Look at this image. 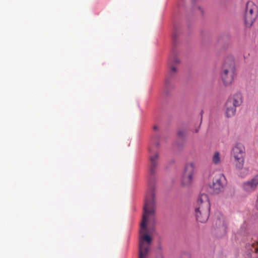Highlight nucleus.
Returning a JSON list of instances; mask_svg holds the SVG:
<instances>
[{
    "label": "nucleus",
    "mask_w": 258,
    "mask_h": 258,
    "mask_svg": "<svg viewBox=\"0 0 258 258\" xmlns=\"http://www.w3.org/2000/svg\"><path fill=\"white\" fill-rule=\"evenodd\" d=\"M149 151L150 155L148 187L145 197V204L143 208L144 213L141 223L139 258L148 257L152 239L151 236L145 233L148 232L146 224L148 220L153 222L155 221V202L154 176L156 173L157 167L158 154L157 153H152L151 149H149Z\"/></svg>",
    "instance_id": "f257e3e1"
},
{
    "label": "nucleus",
    "mask_w": 258,
    "mask_h": 258,
    "mask_svg": "<svg viewBox=\"0 0 258 258\" xmlns=\"http://www.w3.org/2000/svg\"><path fill=\"white\" fill-rule=\"evenodd\" d=\"M210 204L208 196L201 194L198 198L197 205L195 208V215L197 220L201 222H206L210 215Z\"/></svg>",
    "instance_id": "f03ea898"
},
{
    "label": "nucleus",
    "mask_w": 258,
    "mask_h": 258,
    "mask_svg": "<svg viewBox=\"0 0 258 258\" xmlns=\"http://www.w3.org/2000/svg\"><path fill=\"white\" fill-rule=\"evenodd\" d=\"M235 61L232 55L228 56L225 59L221 72V78L226 86L231 85L235 76Z\"/></svg>",
    "instance_id": "7ed1b4c3"
},
{
    "label": "nucleus",
    "mask_w": 258,
    "mask_h": 258,
    "mask_svg": "<svg viewBox=\"0 0 258 258\" xmlns=\"http://www.w3.org/2000/svg\"><path fill=\"white\" fill-rule=\"evenodd\" d=\"M245 151L244 146L236 144L231 151V158L235 168L241 170L243 168L245 161Z\"/></svg>",
    "instance_id": "20e7f679"
},
{
    "label": "nucleus",
    "mask_w": 258,
    "mask_h": 258,
    "mask_svg": "<svg viewBox=\"0 0 258 258\" xmlns=\"http://www.w3.org/2000/svg\"><path fill=\"white\" fill-rule=\"evenodd\" d=\"M257 15V6L252 1H248L246 5L244 22L247 27H250Z\"/></svg>",
    "instance_id": "39448f33"
},
{
    "label": "nucleus",
    "mask_w": 258,
    "mask_h": 258,
    "mask_svg": "<svg viewBox=\"0 0 258 258\" xmlns=\"http://www.w3.org/2000/svg\"><path fill=\"white\" fill-rule=\"evenodd\" d=\"M227 184L225 177L222 174L216 175L212 183L209 184V188L211 191L214 194H219L222 191Z\"/></svg>",
    "instance_id": "423d86ee"
},
{
    "label": "nucleus",
    "mask_w": 258,
    "mask_h": 258,
    "mask_svg": "<svg viewBox=\"0 0 258 258\" xmlns=\"http://www.w3.org/2000/svg\"><path fill=\"white\" fill-rule=\"evenodd\" d=\"M195 174V166L194 163H189L186 165L181 177V184L183 186L190 184L193 181Z\"/></svg>",
    "instance_id": "0eeeda50"
},
{
    "label": "nucleus",
    "mask_w": 258,
    "mask_h": 258,
    "mask_svg": "<svg viewBox=\"0 0 258 258\" xmlns=\"http://www.w3.org/2000/svg\"><path fill=\"white\" fill-rule=\"evenodd\" d=\"M236 106L227 100L225 103V113L227 117L233 116L236 112Z\"/></svg>",
    "instance_id": "6e6552de"
},
{
    "label": "nucleus",
    "mask_w": 258,
    "mask_h": 258,
    "mask_svg": "<svg viewBox=\"0 0 258 258\" xmlns=\"http://www.w3.org/2000/svg\"><path fill=\"white\" fill-rule=\"evenodd\" d=\"M236 107L239 106L242 103V96L240 93H236L228 99Z\"/></svg>",
    "instance_id": "1a4fd4ad"
},
{
    "label": "nucleus",
    "mask_w": 258,
    "mask_h": 258,
    "mask_svg": "<svg viewBox=\"0 0 258 258\" xmlns=\"http://www.w3.org/2000/svg\"><path fill=\"white\" fill-rule=\"evenodd\" d=\"M214 224L216 228L220 229V230L224 233L226 232V224L223 219L218 218L214 222Z\"/></svg>",
    "instance_id": "9d476101"
},
{
    "label": "nucleus",
    "mask_w": 258,
    "mask_h": 258,
    "mask_svg": "<svg viewBox=\"0 0 258 258\" xmlns=\"http://www.w3.org/2000/svg\"><path fill=\"white\" fill-rule=\"evenodd\" d=\"M222 161L220 153L216 151L214 153L212 157V162L215 165H220Z\"/></svg>",
    "instance_id": "9b49d317"
},
{
    "label": "nucleus",
    "mask_w": 258,
    "mask_h": 258,
    "mask_svg": "<svg viewBox=\"0 0 258 258\" xmlns=\"http://www.w3.org/2000/svg\"><path fill=\"white\" fill-rule=\"evenodd\" d=\"M242 187L246 192H251L256 188L250 180L244 182Z\"/></svg>",
    "instance_id": "f8f14e48"
},
{
    "label": "nucleus",
    "mask_w": 258,
    "mask_h": 258,
    "mask_svg": "<svg viewBox=\"0 0 258 258\" xmlns=\"http://www.w3.org/2000/svg\"><path fill=\"white\" fill-rule=\"evenodd\" d=\"M177 72V69L174 65L169 64V72L168 75V78L165 80V84L167 85L169 83V78H171L172 76L176 73Z\"/></svg>",
    "instance_id": "ddd939ff"
},
{
    "label": "nucleus",
    "mask_w": 258,
    "mask_h": 258,
    "mask_svg": "<svg viewBox=\"0 0 258 258\" xmlns=\"http://www.w3.org/2000/svg\"><path fill=\"white\" fill-rule=\"evenodd\" d=\"M179 63V60L178 57L176 56H173V57L170 58L169 59V64L175 65V64H177Z\"/></svg>",
    "instance_id": "4468645a"
},
{
    "label": "nucleus",
    "mask_w": 258,
    "mask_h": 258,
    "mask_svg": "<svg viewBox=\"0 0 258 258\" xmlns=\"http://www.w3.org/2000/svg\"><path fill=\"white\" fill-rule=\"evenodd\" d=\"M251 251H253L255 253L258 252V243H252L251 244V248L250 249Z\"/></svg>",
    "instance_id": "2eb2a0df"
},
{
    "label": "nucleus",
    "mask_w": 258,
    "mask_h": 258,
    "mask_svg": "<svg viewBox=\"0 0 258 258\" xmlns=\"http://www.w3.org/2000/svg\"><path fill=\"white\" fill-rule=\"evenodd\" d=\"M250 180L255 187H256L258 185V174L254 176Z\"/></svg>",
    "instance_id": "dca6fc26"
},
{
    "label": "nucleus",
    "mask_w": 258,
    "mask_h": 258,
    "mask_svg": "<svg viewBox=\"0 0 258 258\" xmlns=\"http://www.w3.org/2000/svg\"><path fill=\"white\" fill-rule=\"evenodd\" d=\"M185 131L184 130H179L178 132V135L180 137H182L185 134Z\"/></svg>",
    "instance_id": "f3484780"
},
{
    "label": "nucleus",
    "mask_w": 258,
    "mask_h": 258,
    "mask_svg": "<svg viewBox=\"0 0 258 258\" xmlns=\"http://www.w3.org/2000/svg\"><path fill=\"white\" fill-rule=\"evenodd\" d=\"M255 207H256V209L258 210V195H257V199L256 201Z\"/></svg>",
    "instance_id": "a211bd4d"
},
{
    "label": "nucleus",
    "mask_w": 258,
    "mask_h": 258,
    "mask_svg": "<svg viewBox=\"0 0 258 258\" xmlns=\"http://www.w3.org/2000/svg\"><path fill=\"white\" fill-rule=\"evenodd\" d=\"M176 36V33H175V32H174V33L172 34V38H173V39H175Z\"/></svg>",
    "instance_id": "6ab92c4d"
},
{
    "label": "nucleus",
    "mask_w": 258,
    "mask_h": 258,
    "mask_svg": "<svg viewBox=\"0 0 258 258\" xmlns=\"http://www.w3.org/2000/svg\"><path fill=\"white\" fill-rule=\"evenodd\" d=\"M153 129H154V130H158V126H157V125H154V126H153Z\"/></svg>",
    "instance_id": "aec40b11"
}]
</instances>
